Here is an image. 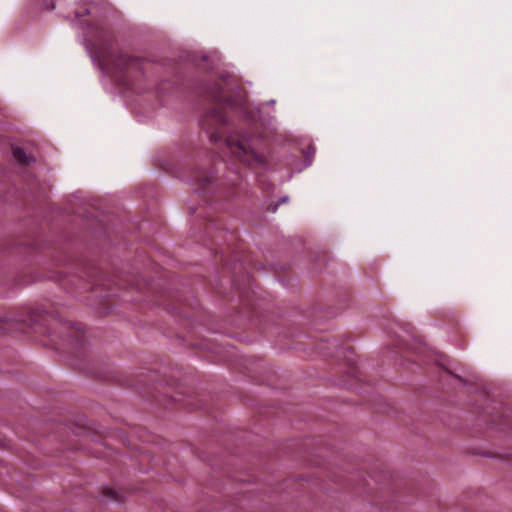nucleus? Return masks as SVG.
Instances as JSON below:
<instances>
[{"instance_id": "nucleus-6", "label": "nucleus", "mask_w": 512, "mask_h": 512, "mask_svg": "<svg viewBox=\"0 0 512 512\" xmlns=\"http://www.w3.org/2000/svg\"><path fill=\"white\" fill-rule=\"evenodd\" d=\"M281 201H282V202H286V201H287V197H283V198L281 199Z\"/></svg>"}, {"instance_id": "nucleus-3", "label": "nucleus", "mask_w": 512, "mask_h": 512, "mask_svg": "<svg viewBox=\"0 0 512 512\" xmlns=\"http://www.w3.org/2000/svg\"><path fill=\"white\" fill-rule=\"evenodd\" d=\"M226 123V118L220 112H213L203 121V127L209 131L214 126L220 127Z\"/></svg>"}, {"instance_id": "nucleus-4", "label": "nucleus", "mask_w": 512, "mask_h": 512, "mask_svg": "<svg viewBox=\"0 0 512 512\" xmlns=\"http://www.w3.org/2000/svg\"><path fill=\"white\" fill-rule=\"evenodd\" d=\"M13 156L20 163L25 164L28 162V157H27L25 151L20 147L13 148Z\"/></svg>"}, {"instance_id": "nucleus-5", "label": "nucleus", "mask_w": 512, "mask_h": 512, "mask_svg": "<svg viewBox=\"0 0 512 512\" xmlns=\"http://www.w3.org/2000/svg\"><path fill=\"white\" fill-rule=\"evenodd\" d=\"M220 138H221V136L218 135V132H216V133L211 132L210 133V140L211 141L217 142Z\"/></svg>"}, {"instance_id": "nucleus-2", "label": "nucleus", "mask_w": 512, "mask_h": 512, "mask_svg": "<svg viewBox=\"0 0 512 512\" xmlns=\"http://www.w3.org/2000/svg\"><path fill=\"white\" fill-rule=\"evenodd\" d=\"M139 63L135 59L119 58L112 68H103L111 79L123 86H129L131 79L138 72Z\"/></svg>"}, {"instance_id": "nucleus-1", "label": "nucleus", "mask_w": 512, "mask_h": 512, "mask_svg": "<svg viewBox=\"0 0 512 512\" xmlns=\"http://www.w3.org/2000/svg\"><path fill=\"white\" fill-rule=\"evenodd\" d=\"M227 145L231 153L246 165L262 167L267 161L266 155L255 146L254 139L249 136L231 137L227 139Z\"/></svg>"}]
</instances>
